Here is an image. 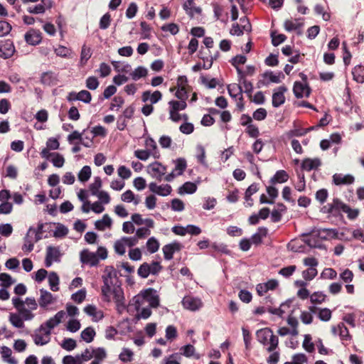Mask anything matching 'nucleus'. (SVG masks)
Instances as JSON below:
<instances>
[{
	"label": "nucleus",
	"instance_id": "obj_1",
	"mask_svg": "<svg viewBox=\"0 0 364 364\" xmlns=\"http://www.w3.org/2000/svg\"><path fill=\"white\" fill-rule=\"evenodd\" d=\"M103 285L101 287L102 300L110 302L112 298L116 303L117 309L124 308V296L122 289L116 285L118 282L117 272L112 266H107L102 276Z\"/></svg>",
	"mask_w": 364,
	"mask_h": 364
},
{
	"label": "nucleus",
	"instance_id": "obj_2",
	"mask_svg": "<svg viewBox=\"0 0 364 364\" xmlns=\"http://www.w3.org/2000/svg\"><path fill=\"white\" fill-rule=\"evenodd\" d=\"M257 340L263 346H268L267 350L272 352L275 350L279 345V338L274 335L270 328H261L256 332Z\"/></svg>",
	"mask_w": 364,
	"mask_h": 364
},
{
	"label": "nucleus",
	"instance_id": "obj_3",
	"mask_svg": "<svg viewBox=\"0 0 364 364\" xmlns=\"http://www.w3.org/2000/svg\"><path fill=\"white\" fill-rule=\"evenodd\" d=\"M145 300L149 302L150 307L156 308L159 305V298L156 295V291L152 288L145 290L141 295H137L134 297L135 309L139 311L141 304Z\"/></svg>",
	"mask_w": 364,
	"mask_h": 364
},
{
	"label": "nucleus",
	"instance_id": "obj_4",
	"mask_svg": "<svg viewBox=\"0 0 364 364\" xmlns=\"http://www.w3.org/2000/svg\"><path fill=\"white\" fill-rule=\"evenodd\" d=\"M347 208V204L338 198H334L331 203H327L321 208V212L333 217L341 215Z\"/></svg>",
	"mask_w": 364,
	"mask_h": 364
},
{
	"label": "nucleus",
	"instance_id": "obj_5",
	"mask_svg": "<svg viewBox=\"0 0 364 364\" xmlns=\"http://www.w3.org/2000/svg\"><path fill=\"white\" fill-rule=\"evenodd\" d=\"M65 316V313L64 311H58L54 316L50 318L45 323H42L39 328L36 329V331L41 333L42 331H46L47 329H49V331H51V329L54 328L61 322Z\"/></svg>",
	"mask_w": 364,
	"mask_h": 364
},
{
	"label": "nucleus",
	"instance_id": "obj_6",
	"mask_svg": "<svg viewBox=\"0 0 364 364\" xmlns=\"http://www.w3.org/2000/svg\"><path fill=\"white\" fill-rule=\"evenodd\" d=\"M166 171V166H163L161 163L155 161L149 164L147 167L148 173L154 178L158 181H161L162 177L165 175Z\"/></svg>",
	"mask_w": 364,
	"mask_h": 364
},
{
	"label": "nucleus",
	"instance_id": "obj_7",
	"mask_svg": "<svg viewBox=\"0 0 364 364\" xmlns=\"http://www.w3.org/2000/svg\"><path fill=\"white\" fill-rule=\"evenodd\" d=\"M182 245L177 241H173L171 243L164 245L162 248L164 259L166 260L172 259L174 253L176 252H179L182 249Z\"/></svg>",
	"mask_w": 364,
	"mask_h": 364
},
{
	"label": "nucleus",
	"instance_id": "obj_8",
	"mask_svg": "<svg viewBox=\"0 0 364 364\" xmlns=\"http://www.w3.org/2000/svg\"><path fill=\"white\" fill-rule=\"evenodd\" d=\"M182 304L185 309L195 311L202 307L203 302L199 298L186 296L183 297Z\"/></svg>",
	"mask_w": 364,
	"mask_h": 364
},
{
	"label": "nucleus",
	"instance_id": "obj_9",
	"mask_svg": "<svg viewBox=\"0 0 364 364\" xmlns=\"http://www.w3.org/2000/svg\"><path fill=\"white\" fill-rule=\"evenodd\" d=\"M24 38L28 44L36 46L42 41V33L38 30L31 28L25 33Z\"/></svg>",
	"mask_w": 364,
	"mask_h": 364
},
{
	"label": "nucleus",
	"instance_id": "obj_10",
	"mask_svg": "<svg viewBox=\"0 0 364 364\" xmlns=\"http://www.w3.org/2000/svg\"><path fill=\"white\" fill-rule=\"evenodd\" d=\"M151 192L161 196H167L171 194L172 188L169 184L158 186L156 183L151 182L149 185Z\"/></svg>",
	"mask_w": 364,
	"mask_h": 364
},
{
	"label": "nucleus",
	"instance_id": "obj_11",
	"mask_svg": "<svg viewBox=\"0 0 364 364\" xmlns=\"http://www.w3.org/2000/svg\"><path fill=\"white\" fill-rule=\"evenodd\" d=\"M80 261L83 264H90L91 267L96 266L99 263L97 254L90 252L88 250H83L80 252Z\"/></svg>",
	"mask_w": 364,
	"mask_h": 364
},
{
	"label": "nucleus",
	"instance_id": "obj_12",
	"mask_svg": "<svg viewBox=\"0 0 364 364\" xmlns=\"http://www.w3.org/2000/svg\"><path fill=\"white\" fill-rule=\"evenodd\" d=\"M262 76L267 80L262 82L259 81V83H261L264 85H268L270 82L279 83L281 82L282 79L284 78V75L280 71L274 73L272 71L267 70L263 73Z\"/></svg>",
	"mask_w": 364,
	"mask_h": 364
},
{
	"label": "nucleus",
	"instance_id": "obj_13",
	"mask_svg": "<svg viewBox=\"0 0 364 364\" xmlns=\"http://www.w3.org/2000/svg\"><path fill=\"white\" fill-rule=\"evenodd\" d=\"M33 232V227H30L26 232V236L23 238V245L22 246V250L27 252H31L34 247L35 242L39 240H36V237L31 232Z\"/></svg>",
	"mask_w": 364,
	"mask_h": 364
},
{
	"label": "nucleus",
	"instance_id": "obj_14",
	"mask_svg": "<svg viewBox=\"0 0 364 364\" xmlns=\"http://www.w3.org/2000/svg\"><path fill=\"white\" fill-rule=\"evenodd\" d=\"M293 92L296 98H302L304 96H309L311 89L307 83L296 81L294 84Z\"/></svg>",
	"mask_w": 364,
	"mask_h": 364
},
{
	"label": "nucleus",
	"instance_id": "obj_15",
	"mask_svg": "<svg viewBox=\"0 0 364 364\" xmlns=\"http://www.w3.org/2000/svg\"><path fill=\"white\" fill-rule=\"evenodd\" d=\"M52 6L53 4L51 0H41L40 4L33 6H29L27 9V11L30 14H41L45 13L46 9H50Z\"/></svg>",
	"mask_w": 364,
	"mask_h": 364
},
{
	"label": "nucleus",
	"instance_id": "obj_16",
	"mask_svg": "<svg viewBox=\"0 0 364 364\" xmlns=\"http://www.w3.org/2000/svg\"><path fill=\"white\" fill-rule=\"evenodd\" d=\"M40 293L41 296L38 299V304L41 308L45 309L48 305H50L55 302V299L54 298L53 295L48 291L44 289H41Z\"/></svg>",
	"mask_w": 364,
	"mask_h": 364
},
{
	"label": "nucleus",
	"instance_id": "obj_17",
	"mask_svg": "<svg viewBox=\"0 0 364 364\" xmlns=\"http://www.w3.org/2000/svg\"><path fill=\"white\" fill-rule=\"evenodd\" d=\"M332 333L334 335L338 334L341 341H350L352 336L350 335L348 328L343 323H340L337 326L332 327Z\"/></svg>",
	"mask_w": 364,
	"mask_h": 364
},
{
	"label": "nucleus",
	"instance_id": "obj_18",
	"mask_svg": "<svg viewBox=\"0 0 364 364\" xmlns=\"http://www.w3.org/2000/svg\"><path fill=\"white\" fill-rule=\"evenodd\" d=\"M333 183L336 186L350 185L354 183L355 178L350 174L335 173Z\"/></svg>",
	"mask_w": 364,
	"mask_h": 364
},
{
	"label": "nucleus",
	"instance_id": "obj_19",
	"mask_svg": "<svg viewBox=\"0 0 364 364\" xmlns=\"http://www.w3.org/2000/svg\"><path fill=\"white\" fill-rule=\"evenodd\" d=\"M287 91L285 86H280L278 87L277 91L274 92L272 95V106L274 107H279L285 102L284 92Z\"/></svg>",
	"mask_w": 364,
	"mask_h": 364
},
{
	"label": "nucleus",
	"instance_id": "obj_20",
	"mask_svg": "<svg viewBox=\"0 0 364 364\" xmlns=\"http://www.w3.org/2000/svg\"><path fill=\"white\" fill-rule=\"evenodd\" d=\"M39 331L35 332L33 335V341L37 346H44L48 343L50 341V334L51 332L49 329L46 331H42L43 333H38Z\"/></svg>",
	"mask_w": 364,
	"mask_h": 364
},
{
	"label": "nucleus",
	"instance_id": "obj_21",
	"mask_svg": "<svg viewBox=\"0 0 364 364\" xmlns=\"http://www.w3.org/2000/svg\"><path fill=\"white\" fill-rule=\"evenodd\" d=\"M321 165V161L318 158H306L301 162V168L302 170L310 171L318 169Z\"/></svg>",
	"mask_w": 364,
	"mask_h": 364
},
{
	"label": "nucleus",
	"instance_id": "obj_22",
	"mask_svg": "<svg viewBox=\"0 0 364 364\" xmlns=\"http://www.w3.org/2000/svg\"><path fill=\"white\" fill-rule=\"evenodd\" d=\"M162 98V94L160 91L156 90L153 93H151V91L147 90L144 91L141 95V100L144 102L147 101L151 102V105L156 104L159 101H160Z\"/></svg>",
	"mask_w": 364,
	"mask_h": 364
},
{
	"label": "nucleus",
	"instance_id": "obj_23",
	"mask_svg": "<svg viewBox=\"0 0 364 364\" xmlns=\"http://www.w3.org/2000/svg\"><path fill=\"white\" fill-rule=\"evenodd\" d=\"M86 314L91 316L94 321H98L103 318L104 314L102 311H98L97 307L92 304H88L84 308Z\"/></svg>",
	"mask_w": 364,
	"mask_h": 364
},
{
	"label": "nucleus",
	"instance_id": "obj_24",
	"mask_svg": "<svg viewBox=\"0 0 364 364\" xmlns=\"http://www.w3.org/2000/svg\"><path fill=\"white\" fill-rule=\"evenodd\" d=\"M247 58L242 55H237L233 57L230 63L237 70L238 78H243L245 76L243 70L239 67V65H244L246 63Z\"/></svg>",
	"mask_w": 364,
	"mask_h": 364
},
{
	"label": "nucleus",
	"instance_id": "obj_25",
	"mask_svg": "<svg viewBox=\"0 0 364 364\" xmlns=\"http://www.w3.org/2000/svg\"><path fill=\"white\" fill-rule=\"evenodd\" d=\"M228 92L232 99L235 100L242 99L243 90L240 85L236 83L229 85Z\"/></svg>",
	"mask_w": 364,
	"mask_h": 364
},
{
	"label": "nucleus",
	"instance_id": "obj_26",
	"mask_svg": "<svg viewBox=\"0 0 364 364\" xmlns=\"http://www.w3.org/2000/svg\"><path fill=\"white\" fill-rule=\"evenodd\" d=\"M268 229L265 227H259L257 232L251 237L250 241L252 244L258 245L262 243L263 237H267Z\"/></svg>",
	"mask_w": 364,
	"mask_h": 364
},
{
	"label": "nucleus",
	"instance_id": "obj_27",
	"mask_svg": "<svg viewBox=\"0 0 364 364\" xmlns=\"http://www.w3.org/2000/svg\"><path fill=\"white\" fill-rule=\"evenodd\" d=\"M58 79L57 75L51 72H44L41 76V82L46 85H53L57 83Z\"/></svg>",
	"mask_w": 364,
	"mask_h": 364
},
{
	"label": "nucleus",
	"instance_id": "obj_28",
	"mask_svg": "<svg viewBox=\"0 0 364 364\" xmlns=\"http://www.w3.org/2000/svg\"><path fill=\"white\" fill-rule=\"evenodd\" d=\"M197 191V185L193 182H186L178 188V193L180 195L183 194H193Z\"/></svg>",
	"mask_w": 364,
	"mask_h": 364
},
{
	"label": "nucleus",
	"instance_id": "obj_29",
	"mask_svg": "<svg viewBox=\"0 0 364 364\" xmlns=\"http://www.w3.org/2000/svg\"><path fill=\"white\" fill-rule=\"evenodd\" d=\"M289 176L284 170L277 171L270 180V183L274 184L276 183H283L288 181Z\"/></svg>",
	"mask_w": 364,
	"mask_h": 364
},
{
	"label": "nucleus",
	"instance_id": "obj_30",
	"mask_svg": "<svg viewBox=\"0 0 364 364\" xmlns=\"http://www.w3.org/2000/svg\"><path fill=\"white\" fill-rule=\"evenodd\" d=\"M14 53V47L12 43H6L0 45V57L4 59L9 58Z\"/></svg>",
	"mask_w": 364,
	"mask_h": 364
},
{
	"label": "nucleus",
	"instance_id": "obj_31",
	"mask_svg": "<svg viewBox=\"0 0 364 364\" xmlns=\"http://www.w3.org/2000/svg\"><path fill=\"white\" fill-rule=\"evenodd\" d=\"M112 220L110 217L105 214L101 220H98L95 223V228L98 230H105L106 228L112 226Z\"/></svg>",
	"mask_w": 364,
	"mask_h": 364
},
{
	"label": "nucleus",
	"instance_id": "obj_32",
	"mask_svg": "<svg viewBox=\"0 0 364 364\" xmlns=\"http://www.w3.org/2000/svg\"><path fill=\"white\" fill-rule=\"evenodd\" d=\"M353 80L358 83L364 82V66L358 65L355 66L352 70Z\"/></svg>",
	"mask_w": 364,
	"mask_h": 364
},
{
	"label": "nucleus",
	"instance_id": "obj_33",
	"mask_svg": "<svg viewBox=\"0 0 364 364\" xmlns=\"http://www.w3.org/2000/svg\"><path fill=\"white\" fill-rule=\"evenodd\" d=\"M59 277L55 272H51L48 274V283L50 289L53 291H57L59 290Z\"/></svg>",
	"mask_w": 364,
	"mask_h": 364
},
{
	"label": "nucleus",
	"instance_id": "obj_34",
	"mask_svg": "<svg viewBox=\"0 0 364 364\" xmlns=\"http://www.w3.org/2000/svg\"><path fill=\"white\" fill-rule=\"evenodd\" d=\"M175 167L173 169L178 176H181L185 171L187 167L186 160L184 158H178L174 161Z\"/></svg>",
	"mask_w": 364,
	"mask_h": 364
},
{
	"label": "nucleus",
	"instance_id": "obj_35",
	"mask_svg": "<svg viewBox=\"0 0 364 364\" xmlns=\"http://www.w3.org/2000/svg\"><path fill=\"white\" fill-rule=\"evenodd\" d=\"M145 146L148 149L147 150L151 151V155L155 159L159 158V154L157 149L156 143L151 137L146 138V139L145 140Z\"/></svg>",
	"mask_w": 364,
	"mask_h": 364
},
{
	"label": "nucleus",
	"instance_id": "obj_36",
	"mask_svg": "<svg viewBox=\"0 0 364 364\" xmlns=\"http://www.w3.org/2000/svg\"><path fill=\"white\" fill-rule=\"evenodd\" d=\"M96 335L95 331L92 327H87L80 334L81 338L86 343H91Z\"/></svg>",
	"mask_w": 364,
	"mask_h": 364
},
{
	"label": "nucleus",
	"instance_id": "obj_37",
	"mask_svg": "<svg viewBox=\"0 0 364 364\" xmlns=\"http://www.w3.org/2000/svg\"><path fill=\"white\" fill-rule=\"evenodd\" d=\"M46 256L56 262H60L61 254L59 247L48 246L46 248Z\"/></svg>",
	"mask_w": 364,
	"mask_h": 364
},
{
	"label": "nucleus",
	"instance_id": "obj_38",
	"mask_svg": "<svg viewBox=\"0 0 364 364\" xmlns=\"http://www.w3.org/2000/svg\"><path fill=\"white\" fill-rule=\"evenodd\" d=\"M306 134V132L304 129H294L285 132L282 136V139L284 141L291 139L294 136H302Z\"/></svg>",
	"mask_w": 364,
	"mask_h": 364
},
{
	"label": "nucleus",
	"instance_id": "obj_39",
	"mask_svg": "<svg viewBox=\"0 0 364 364\" xmlns=\"http://www.w3.org/2000/svg\"><path fill=\"white\" fill-rule=\"evenodd\" d=\"M9 321L16 328H23L24 322L20 314L11 313L9 315Z\"/></svg>",
	"mask_w": 364,
	"mask_h": 364
},
{
	"label": "nucleus",
	"instance_id": "obj_40",
	"mask_svg": "<svg viewBox=\"0 0 364 364\" xmlns=\"http://www.w3.org/2000/svg\"><path fill=\"white\" fill-rule=\"evenodd\" d=\"M169 109H173V111H181L184 110L187 107V103L186 101L180 100H171L168 102Z\"/></svg>",
	"mask_w": 364,
	"mask_h": 364
},
{
	"label": "nucleus",
	"instance_id": "obj_41",
	"mask_svg": "<svg viewBox=\"0 0 364 364\" xmlns=\"http://www.w3.org/2000/svg\"><path fill=\"white\" fill-rule=\"evenodd\" d=\"M296 175L298 177V182L295 185V189L299 192H302L306 189V181L304 173L301 171H296Z\"/></svg>",
	"mask_w": 364,
	"mask_h": 364
},
{
	"label": "nucleus",
	"instance_id": "obj_42",
	"mask_svg": "<svg viewBox=\"0 0 364 364\" xmlns=\"http://www.w3.org/2000/svg\"><path fill=\"white\" fill-rule=\"evenodd\" d=\"M147 73L148 70L146 68L139 66L131 73V77L134 80H138L141 77H146Z\"/></svg>",
	"mask_w": 364,
	"mask_h": 364
},
{
	"label": "nucleus",
	"instance_id": "obj_43",
	"mask_svg": "<svg viewBox=\"0 0 364 364\" xmlns=\"http://www.w3.org/2000/svg\"><path fill=\"white\" fill-rule=\"evenodd\" d=\"M140 27L141 38L150 39L151 37V27L146 21H141L140 23Z\"/></svg>",
	"mask_w": 364,
	"mask_h": 364
},
{
	"label": "nucleus",
	"instance_id": "obj_44",
	"mask_svg": "<svg viewBox=\"0 0 364 364\" xmlns=\"http://www.w3.org/2000/svg\"><path fill=\"white\" fill-rule=\"evenodd\" d=\"M146 248L151 254L155 253L159 249V241L154 237H150L146 242Z\"/></svg>",
	"mask_w": 364,
	"mask_h": 364
},
{
	"label": "nucleus",
	"instance_id": "obj_45",
	"mask_svg": "<svg viewBox=\"0 0 364 364\" xmlns=\"http://www.w3.org/2000/svg\"><path fill=\"white\" fill-rule=\"evenodd\" d=\"M78 179L81 182L87 181L91 176V168L89 166H85L78 173Z\"/></svg>",
	"mask_w": 364,
	"mask_h": 364
},
{
	"label": "nucleus",
	"instance_id": "obj_46",
	"mask_svg": "<svg viewBox=\"0 0 364 364\" xmlns=\"http://www.w3.org/2000/svg\"><path fill=\"white\" fill-rule=\"evenodd\" d=\"M68 233V229L61 223H57L55 230L53 232V236L57 238H61L66 236Z\"/></svg>",
	"mask_w": 364,
	"mask_h": 364
},
{
	"label": "nucleus",
	"instance_id": "obj_47",
	"mask_svg": "<svg viewBox=\"0 0 364 364\" xmlns=\"http://www.w3.org/2000/svg\"><path fill=\"white\" fill-rule=\"evenodd\" d=\"M291 303V301L290 300L287 301L286 302L282 303L279 308H269L268 311L273 315H277L279 317H282L284 314V310L282 308L286 306L289 307Z\"/></svg>",
	"mask_w": 364,
	"mask_h": 364
},
{
	"label": "nucleus",
	"instance_id": "obj_48",
	"mask_svg": "<svg viewBox=\"0 0 364 364\" xmlns=\"http://www.w3.org/2000/svg\"><path fill=\"white\" fill-rule=\"evenodd\" d=\"M102 187V180L99 176L95 178L93 183L90 185V191L92 196H95L100 191V188Z\"/></svg>",
	"mask_w": 364,
	"mask_h": 364
},
{
	"label": "nucleus",
	"instance_id": "obj_49",
	"mask_svg": "<svg viewBox=\"0 0 364 364\" xmlns=\"http://www.w3.org/2000/svg\"><path fill=\"white\" fill-rule=\"evenodd\" d=\"M302 26L303 23H298L297 20L295 22L291 20H286L284 23L285 30L289 32L299 29Z\"/></svg>",
	"mask_w": 364,
	"mask_h": 364
},
{
	"label": "nucleus",
	"instance_id": "obj_50",
	"mask_svg": "<svg viewBox=\"0 0 364 364\" xmlns=\"http://www.w3.org/2000/svg\"><path fill=\"white\" fill-rule=\"evenodd\" d=\"M133 355L134 353L130 349L124 348L119 355V358L122 362L127 363L132 360Z\"/></svg>",
	"mask_w": 364,
	"mask_h": 364
},
{
	"label": "nucleus",
	"instance_id": "obj_51",
	"mask_svg": "<svg viewBox=\"0 0 364 364\" xmlns=\"http://www.w3.org/2000/svg\"><path fill=\"white\" fill-rule=\"evenodd\" d=\"M76 341L70 338H64L61 343V347L68 351H71L74 350L76 348Z\"/></svg>",
	"mask_w": 364,
	"mask_h": 364
},
{
	"label": "nucleus",
	"instance_id": "obj_52",
	"mask_svg": "<svg viewBox=\"0 0 364 364\" xmlns=\"http://www.w3.org/2000/svg\"><path fill=\"white\" fill-rule=\"evenodd\" d=\"M0 281L4 288L9 287L15 282V280L12 279L11 276L7 273H0Z\"/></svg>",
	"mask_w": 364,
	"mask_h": 364
},
{
	"label": "nucleus",
	"instance_id": "obj_53",
	"mask_svg": "<svg viewBox=\"0 0 364 364\" xmlns=\"http://www.w3.org/2000/svg\"><path fill=\"white\" fill-rule=\"evenodd\" d=\"M210 247L216 252H221L225 255H229L230 253V251L228 248V246L224 243L213 242L210 245Z\"/></svg>",
	"mask_w": 364,
	"mask_h": 364
},
{
	"label": "nucleus",
	"instance_id": "obj_54",
	"mask_svg": "<svg viewBox=\"0 0 364 364\" xmlns=\"http://www.w3.org/2000/svg\"><path fill=\"white\" fill-rule=\"evenodd\" d=\"M94 360L102 361L107 357V353L104 348H97L92 349Z\"/></svg>",
	"mask_w": 364,
	"mask_h": 364
},
{
	"label": "nucleus",
	"instance_id": "obj_55",
	"mask_svg": "<svg viewBox=\"0 0 364 364\" xmlns=\"http://www.w3.org/2000/svg\"><path fill=\"white\" fill-rule=\"evenodd\" d=\"M52 157L53 159L51 160V162L54 166L57 168H61L64 165L65 159L60 154L53 152Z\"/></svg>",
	"mask_w": 364,
	"mask_h": 364
},
{
	"label": "nucleus",
	"instance_id": "obj_56",
	"mask_svg": "<svg viewBox=\"0 0 364 364\" xmlns=\"http://www.w3.org/2000/svg\"><path fill=\"white\" fill-rule=\"evenodd\" d=\"M181 353L187 358H191L194 355L195 353V348L191 344H187L182 346L180 349Z\"/></svg>",
	"mask_w": 364,
	"mask_h": 364
},
{
	"label": "nucleus",
	"instance_id": "obj_57",
	"mask_svg": "<svg viewBox=\"0 0 364 364\" xmlns=\"http://www.w3.org/2000/svg\"><path fill=\"white\" fill-rule=\"evenodd\" d=\"M303 348L309 353L314 351V344L311 342V336L309 334L304 336V340L303 342Z\"/></svg>",
	"mask_w": 364,
	"mask_h": 364
},
{
	"label": "nucleus",
	"instance_id": "obj_58",
	"mask_svg": "<svg viewBox=\"0 0 364 364\" xmlns=\"http://www.w3.org/2000/svg\"><path fill=\"white\" fill-rule=\"evenodd\" d=\"M91 55L92 53L90 48H87L85 46H83L80 53L81 64L85 65L87 63V61L90 58Z\"/></svg>",
	"mask_w": 364,
	"mask_h": 364
},
{
	"label": "nucleus",
	"instance_id": "obj_59",
	"mask_svg": "<svg viewBox=\"0 0 364 364\" xmlns=\"http://www.w3.org/2000/svg\"><path fill=\"white\" fill-rule=\"evenodd\" d=\"M307 361V358L304 353H297L293 355L291 362H286L284 364H304Z\"/></svg>",
	"mask_w": 364,
	"mask_h": 364
},
{
	"label": "nucleus",
	"instance_id": "obj_60",
	"mask_svg": "<svg viewBox=\"0 0 364 364\" xmlns=\"http://www.w3.org/2000/svg\"><path fill=\"white\" fill-rule=\"evenodd\" d=\"M77 94L78 100L84 103L88 104L92 100V95L87 90H83L80 91Z\"/></svg>",
	"mask_w": 364,
	"mask_h": 364
},
{
	"label": "nucleus",
	"instance_id": "obj_61",
	"mask_svg": "<svg viewBox=\"0 0 364 364\" xmlns=\"http://www.w3.org/2000/svg\"><path fill=\"white\" fill-rule=\"evenodd\" d=\"M326 299V294L322 291H316L310 296V299L313 304H321Z\"/></svg>",
	"mask_w": 364,
	"mask_h": 364
},
{
	"label": "nucleus",
	"instance_id": "obj_62",
	"mask_svg": "<svg viewBox=\"0 0 364 364\" xmlns=\"http://www.w3.org/2000/svg\"><path fill=\"white\" fill-rule=\"evenodd\" d=\"M85 84L87 88L95 90L98 87L100 82L96 77L90 76L87 78Z\"/></svg>",
	"mask_w": 364,
	"mask_h": 364
},
{
	"label": "nucleus",
	"instance_id": "obj_63",
	"mask_svg": "<svg viewBox=\"0 0 364 364\" xmlns=\"http://www.w3.org/2000/svg\"><path fill=\"white\" fill-rule=\"evenodd\" d=\"M171 208L173 211L181 212L184 210L185 205L181 200L174 198L171 202Z\"/></svg>",
	"mask_w": 364,
	"mask_h": 364
},
{
	"label": "nucleus",
	"instance_id": "obj_64",
	"mask_svg": "<svg viewBox=\"0 0 364 364\" xmlns=\"http://www.w3.org/2000/svg\"><path fill=\"white\" fill-rule=\"evenodd\" d=\"M137 274L141 278H147L150 274L149 263L144 262L142 264H141L137 270Z\"/></svg>",
	"mask_w": 364,
	"mask_h": 364
}]
</instances>
